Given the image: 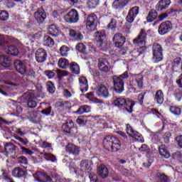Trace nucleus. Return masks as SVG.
I'll list each match as a JSON object with an SVG mask.
<instances>
[{
	"instance_id": "nucleus-46",
	"label": "nucleus",
	"mask_w": 182,
	"mask_h": 182,
	"mask_svg": "<svg viewBox=\"0 0 182 182\" xmlns=\"http://www.w3.org/2000/svg\"><path fill=\"white\" fill-rule=\"evenodd\" d=\"M46 88L47 92L50 93V95H53L55 92L56 91V87H55V84L52 81H48L46 82Z\"/></svg>"
},
{
	"instance_id": "nucleus-28",
	"label": "nucleus",
	"mask_w": 182,
	"mask_h": 182,
	"mask_svg": "<svg viewBox=\"0 0 182 182\" xmlns=\"http://www.w3.org/2000/svg\"><path fill=\"white\" fill-rule=\"evenodd\" d=\"M4 52H6L7 55H11V56H18L19 54V49L15 46H7L4 48Z\"/></svg>"
},
{
	"instance_id": "nucleus-2",
	"label": "nucleus",
	"mask_w": 182,
	"mask_h": 182,
	"mask_svg": "<svg viewBox=\"0 0 182 182\" xmlns=\"http://www.w3.org/2000/svg\"><path fill=\"white\" fill-rule=\"evenodd\" d=\"M112 105L119 110H125L128 113H133V107H134L136 102L127 101L124 97H117L113 100Z\"/></svg>"
},
{
	"instance_id": "nucleus-56",
	"label": "nucleus",
	"mask_w": 182,
	"mask_h": 182,
	"mask_svg": "<svg viewBox=\"0 0 182 182\" xmlns=\"http://www.w3.org/2000/svg\"><path fill=\"white\" fill-rule=\"evenodd\" d=\"M126 132L130 136V137L134 136L136 131H134L133 127L130 124H127Z\"/></svg>"
},
{
	"instance_id": "nucleus-59",
	"label": "nucleus",
	"mask_w": 182,
	"mask_h": 182,
	"mask_svg": "<svg viewBox=\"0 0 182 182\" xmlns=\"http://www.w3.org/2000/svg\"><path fill=\"white\" fill-rule=\"evenodd\" d=\"M17 161L21 166H26V164H28V158L24 156H21L17 159Z\"/></svg>"
},
{
	"instance_id": "nucleus-36",
	"label": "nucleus",
	"mask_w": 182,
	"mask_h": 182,
	"mask_svg": "<svg viewBox=\"0 0 182 182\" xmlns=\"http://www.w3.org/2000/svg\"><path fill=\"white\" fill-rule=\"evenodd\" d=\"M90 106L89 105H82L80 106L77 111L73 112V114H83V113H90Z\"/></svg>"
},
{
	"instance_id": "nucleus-7",
	"label": "nucleus",
	"mask_w": 182,
	"mask_h": 182,
	"mask_svg": "<svg viewBox=\"0 0 182 182\" xmlns=\"http://www.w3.org/2000/svg\"><path fill=\"white\" fill-rule=\"evenodd\" d=\"M112 83L114 85V90L116 93H122L124 90V81L120 79L119 76L114 75L112 77Z\"/></svg>"
},
{
	"instance_id": "nucleus-53",
	"label": "nucleus",
	"mask_w": 182,
	"mask_h": 182,
	"mask_svg": "<svg viewBox=\"0 0 182 182\" xmlns=\"http://www.w3.org/2000/svg\"><path fill=\"white\" fill-rule=\"evenodd\" d=\"M75 49L80 53H86V46L83 43H78L75 46Z\"/></svg>"
},
{
	"instance_id": "nucleus-49",
	"label": "nucleus",
	"mask_w": 182,
	"mask_h": 182,
	"mask_svg": "<svg viewBox=\"0 0 182 182\" xmlns=\"http://www.w3.org/2000/svg\"><path fill=\"white\" fill-rule=\"evenodd\" d=\"M9 19V12L6 10H0V21L5 22Z\"/></svg>"
},
{
	"instance_id": "nucleus-15",
	"label": "nucleus",
	"mask_w": 182,
	"mask_h": 182,
	"mask_svg": "<svg viewBox=\"0 0 182 182\" xmlns=\"http://www.w3.org/2000/svg\"><path fill=\"white\" fill-rule=\"evenodd\" d=\"M131 0H114L112 4V7L115 11H123L125 6L129 5Z\"/></svg>"
},
{
	"instance_id": "nucleus-19",
	"label": "nucleus",
	"mask_w": 182,
	"mask_h": 182,
	"mask_svg": "<svg viewBox=\"0 0 182 182\" xmlns=\"http://www.w3.org/2000/svg\"><path fill=\"white\" fill-rule=\"evenodd\" d=\"M35 180L38 182H50L52 178L46 172H36L35 175Z\"/></svg>"
},
{
	"instance_id": "nucleus-29",
	"label": "nucleus",
	"mask_w": 182,
	"mask_h": 182,
	"mask_svg": "<svg viewBox=\"0 0 182 182\" xmlns=\"http://www.w3.org/2000/svg\"><path fill=\"white\" fill-rule=\"evenodd\" d=\"M154 102H156L158 105H163L164 102V92H163V90H156L154 95Z\"/></svg>"
},
{
	"instance_id": "nucleus-61",
	"label": "nucleus",
	"mask_w": 182,
	"mask_h": 182,
	"mask_svg": "<svg viewBox=\"0 0 182 182\" xmlns=\"http://www.w3.org/2000/svg\"><path fill=\"white\" fill-rule=\"evenodd\" d=\"M90 166H89V161L87 160H82L80 163V168L83 171H86V170H89Z\"/></svg>"
},
{
	"instance_id": "nucleus-45",
	"label": "nucleus",
	"mask_w": 182,
	"mask_h": 182,
	"mask_svg": "<svg viewBox=\"0 0 182 182\" xmlns=\"http://www.w3.org/2000/svg\"><path fill=\"white\" fill-rule=\"evenodd\" d=\"M43 159L46 160V161H51L52 163L58 161V159H56V156L53 155V154L45 152L43 154Z\"/></svg>"
},
{
	"instance_id": "nucleus-64",
	"label": "nucleus",
	"mask_w": 182,
	"mask_h": 182,
	"mask_svg": "<svg viewBox=\"0 0 182 182\" xmlns=\"http://www.w3.org/2000/svg\"><path fill=\"white\" fill-rule=\"evenodd\" d=\"M109 29H116L117 28V21L114 18H112L110 23L108 24Z\"/></svg>"
},
{
	"instance_id": "nucleus-48",
	"label": "nucleus",
	"mask_w": 182,
	"mask_h": 182,
	"mask_svg": "<svg viewBox=\"0 0 182 182\" xmlns=\"http://www.w3.org/2000/svg\"><path fill=\"white\" fill-rule=\"evenodd\" d=\"M143 79L144 77L141 74H138L135 76V82L139 89H143Z\"/></svg>"
},
{
	"instance_id": "nucleus-32",
	"label": "nucleus",
	"mask_w": 182,
	"mask_h": 182,
	"mask_svg": "<svg viewBox=\"0 0 182 182\" xmlns=\"http://www.w3.org/2000/svg\"><path fill=\"white\" fill-rule=\"evenodd\" d=\"M57 107L63 112H66V110H70L72 106L70 105V102L62 101L57 103Z\"/></svg>"
},
{
	"instance_id": "nucleus-30",
	"label": "nucleus",
	"mask_w": 182,
	"mask_h": 182,
	"mask_svg": "<svg viewBox=\"0 0 182 182\" xmlns=\"http://www.w3.org/2000/svg\"><path fill=\"white\" fill-rule=\"evenodd\" d=\"M0 65L3 68H11V58L8 55H0Z\"/></svg>"
},
{
	"instance_id": "nucleus-13",
	"label": "nucleus",
	"mask_w": 182,
	"mask_h": 182,
	"mask_svg": "<svg viewBox=\"0 0 182 182\" xmlns=\"http://www.w3.org/2000/svg\"><path fill=\"white\" fill-rule=\"evenodd\" d=\"M48 58V52L43 48H38L36 51V60L38 63H43Z\"/></svg>"
},
{
	"instance_id": "nucleus-34",
	"label": "nucleus",
	"mask_w": 182,
	"mask_h": 182,
	"mask_svg": "<svg viewBox=\"0 0 182 182\" xmlns=\"http://www.w3.org/2000/svg\"><path fill=\"white\" fill-rule=\"evenodd\" d=\"M159 16V13L157 12V10L156 9H151L147 16H146V21L147 22H154L157 19V17Z\"/></svg>"
},
{
	"instance_id": "nucleus-3",
	"label": "nucleus",
	"mask_w": 182,
	"mask_h": 182,
	"mask_svg": "<svg viewBox=\"0 0 182 182\" xmlns=\"http://www.w3.org/2000/svg\"><path fill=\"white\" fill-rule=\"evenodd\" d=\"M38 97L44 99L45 95L37 96L35 95V91L29 90L23 94L21 96V100L22 102H25V103H26L29 109H35V107L38 106V103L36 102V99H38Z\"/></svg>"
},
{
	"instance_id": "nucleus-26",
	"label": "nucleus",
	"mask_w": 182,
	"mask_h": 182,
	"mask_svg": "<svg viewBox=\"0 0 182 182\" xmlns=\"http://www.w3.org/2000/svg\"><path fill=\"white\" fill-rule=\"evenodd\" d=\"M146 50H147V46H142L139 47V48L134 49L132 51L131 55H132V58H134V59H137V58H139V56H141V55L144 54L146 53Z\"/></svg>"
},
{
	"instance_id": "nucleus-38",
	"label": "nucleus",
	"mask_w": 182,
	"mask_h": 182,
	"mask_svg": "<svg viewBox=\"0 0 182 182\" xmlns=\"http://www.w3.org/2000/svg\"><path fill=\"white\" fill-rule=\"evenodd\" d=\"M48 35H50L51 36H54L55 38L59 36V28L55 24H51L48 27Z\"/></svg>"
},
{
	"instance_id": "nucleus-51",
	"label": "nucleus",
	"mask_w": 182,
	"mask_h": 182,
	"mask_svg": "<svg viewBox=\"0 0 182 182\" xmlns=\"http://www.w3.org/2000/svg\"><path fill=\"white\" fill-rule=\"evenodd\" d=\"M97 45L100 50H103L104 52H106V50H109V49H110V44L105 41H102L101 43H99Z\"/></svg>"
},
{
	"instance_id": "nucleus-11",
	"label": "nucleus",
	"mask_w": 182,
	"mask_h": 182,
	"mask_svg": "<svg viewBox=\"0 0 182 182\" xmlns=\"http://www.w3.org/2000/svg\"><path fill=\"white\" fill-rule=\"evenodd\" d=\"M147 39V33L146 29L141 28L136 38L133 40L134 45H146Z\"/></svg>"
},
{
	"instance_id": "nucleus-42",
	"label": "nucleus",
	"mask_w": 182,
	"mask_h": 182,
	"mask_svg": "<svg viewBox=\"0 0 182 182\" xmlns=\"http://www.w3.org/2000/svg\"><path fill=\"white\" fill-rule=\"evenodd\" d=\"M155 182H168V176L164 173L157 172L155 175Z\"/></svg>"
},
{
	"instance_id": "nucleus-27",
	"label": "nucleus",
	"mask_w": 182,
	"mask_h": 182,
	"mask_svg": "<svg viewBox=\"0 0 182 182\" xmlns=\"http://www.w3.org/2000/svg\"><path fill=\"white\" fill-rule=\"evenodd\" d=\"M107 63V60L104 58H100L98 59V69L101 72H104L105 73H107L109 70V66L106 65Z\"/></svg>"
},
{
	"instance_id": "nucleus-43",
	"label": "nucleus",
	"mask_w": 182,
	"mask_h": 182,
	"mask_svg": "<svg viewBox=\"0 0 182 182\" xmlns=\"http://www.w3.org/2000/svg\"><path fill=\"white\" fill-rule=\"evenodd\" d=\"M43 43L45 46L53 48L55 45V40H53V38H50L49 36H46L43 37Z\"/></svg>"
},
{
	"instance_id": "nucleus-21",
	"label": "nucleus",
	"mask_w": 182,
	"mask_h": 182,
	"mask_svg": "<svg viewBox=\"0 0 182 182\" xmlns=\"http://www.w3.org/2000/svg\"><path fill=\"white\" fill-rule=\"evenodd\" d=\"M69 36L70 38L75 39V41H79L83 39V34H82L80 30L77 28H70L69 30Z\"/></svg>"
},
{
	"instance_id": "nucleus-62",
	"label": "nucleus",
	"mask_w": 182,
	"mask_h": 182,
	"mask_svg": "<svg viewBox=\"0 0 182 182\" xmlns=\"http://www.w3.org/2000/svg\"><path fill=\"white\" fill-rule=\"evenodd\" d=\"M170 14H173V10L168 9L166 13L159 16V21H164V19H166V18H167V16H168Z\"/></svg>"
},
{
	"instance_id": "nucleus-58",
	"label": "nucleus",
	"mask_w": 182,
	"mask_h": 182,
	"mask_svg": "<svg viewBox=\"0 0 182 182\" xmlns=\"http://www.w3.org/2000/svg\"><path fill=\"white\" fill-rule=\"evenodd\" d=\"M69 47L67 46H62L60 48V53L61 56H68V53L69 52Z\"/></svg>"
},
{
	"instance_id": "nucleus-37",
	"label": "nucleus",
	"mask_w": 182,
	"mask_h": 182,
	"mask_svg": "<svg viewBox=\"0 0 182 182\" xmlns=\"http://www.w3.org/2000/svg\"><path fill=\"white\" fill-rule=\"evenodd\" d=\"M41 114L44 116L50 117H55V111L52 109V107L48 106L47 107L43 109L41 111Z\"/></svg>"
},
{
	"instance_id": "nucleus-9",
	"label": "nucleus",
	"mask_w": 182,
	"mask_h": 182,
	"mask_svg": "<svg viewBox=\"0 0 182 182\" xmlns=\"http://www.w3.org/2000/svg\"><path fill=\"white\" fill-rule=\"evenodd\" d=\"M152 53L154 59H156L158 62L163 60V47L159 43H154L152 47Z\"/></svg>"
},
{
	"instance_id": "nucleus-40",
	"label": "nucleus",
	"mask_w": 182,
	"mask_h": 182,
	"mask_svg": "<svg viewBox=\"0 0 182 182\" xmlns=\"http://www.w3.org/2000/svg\"><path fill=\"white\" fill-rule=\"evenodd\" d=\"M24 75H26L28 82H32V80H35L36 77V73L32 68L26 70V73Z\"/></svg>"
},
{
	"instance_id": "nucleus-4",
	"label": "nucleus",
	"mask_w": 182,
	"mask_h": 182,
	"mask_svg": "<svg viewBox=\"0 0 182 182\" xmlns=\"http://www.w3.org/2000/svg\"><path fill=\"white\" fill-rule=\"evenodd\" d=\"M97 16L96 14H89L86 19V29L88 31V32H93L96 31V26H97Z\"/></svg>"
},
{
	"instance_id": "nucleus-57",
	"label": "nucleus",
	"mask_w": 182,
	"mask_h": 182,
	"mask_svg": "<svg viewBox=\"0 0 182 182\" xmlns=\"http://www.w3.org/2000/svg\"><path fill=\"white\" fill-rule=\"evenodd\" d=\"M133 139H135L136 141H139V143H144V138L141 134H140L139 132H135L134 134V136H132Z\"/></svg>"
},
{
	"instance_id": "nucleus-63",
	"label": "nucleus",
	"mask_w": 182,
	"mask_h": 182,
	"mask_svg": "<svg viewBox=\"0 0 182 182\" xmlns=\"http://www.w3.org/2000/svg\"><path fill=\"white\" fill-rule=\"evenodd\" d=\"M44 74L47 76L48 79H53L56 76V73L52 70H47Z\"/></svg>"
},
{
	"instance_id": "nucleus-16",
	"label": "nucleus",
	"mask_w": 182,
	"mask_h": 182,
	"mask_svg": "<svg viewBox=\"0 0 182 182\" xmlns=\"http://www.w3.org/2000/svg\"><path fill=\"white\" fill-rule=\"evenodd\" d=\"M96 93L98 97H103L104 99H107V97L110 96L109 89H107V87L105 85H100L97 87Z\"/></svg>"
},
{
	"instance_id": "nucleus-33",
	"label": "nucleus",
	"mask_w": 182,
	"mask_h": 182,
	"mask_svg": "<svg viewBox=\"0 0 182 182\" xmlns=\"http://www.w3.org/2000/svg\"><path fill=\"white\" fill-rule=\"evenodd\" d=\"M95 36L97 43L99 44L106 39V31L105 30L97 31Z\"/></svg>"
},
{
	"instance_id": "nucleus-23",
	"label": "nucleus",
	"mask_w": 182,
	"mask_h": 182,
	"mask_svg": "<svg viewBox=\"0 0 182 182\" xmlns=\"http://www.w3.org/2000/svg\"><path fill=\"white\" fill-rule=\"evenodd\" d=\"M97 173L101 178H106L109 176V169L106 165L102 164L97 168Z\"/></svg>"
},
{
	"instance_id": "nucleus-50",
	"label": "nucleus",
	"mask_w": 182,
	"mask_h": 182,
	"mask_svg": "<svg viewBox=\"0 0 182 182\" xmlns=\"http://www.w3.org/2000/svg\"><path fill=\"white\" fill-rule=\"evenodd\" d=\"M144 96H146V92H142L138 95L136 97V102L138 105L144 106Z\"/></svg>"
},
{
	"instance_id": "nucleus-22",
	"label": "nucleus",
	"mask_w": 182,
	"mask_h": 182,
	"mask_svg": "<svg viewBox=\"0 0 182 182\" xmlns=\"http://www.w3.org/2000/svg\"><path fill=\"white\" fill-rule=\"evenodd\" d=\"M170 4H171V0H160L155 6L156 10L158 12H161V11L167 9L170 6Z\"/></svg>"
},
{
	"instance_id": "nucleus-18",
	"label": "nucleus",
	"mask_w": 182,
	"mask_h": 182,
	"mask_svg": "<svg viewBox=\"0 0 182 182\" xmlns=\"http://www.w3.org/2000/svg\"><path fill=\"white\" fill-rule=\"evenodd\" d=\"M30 121L35 124H38L42 122V115L40 111H33L28 113Z\"/></svg>"
},
{
	"instance_id": "nucleus-54",
	"label": "nucleus",
	"mask_w": 182,
	"mask_h": 182,
	"mask_svg": "<svg viewBox=\"0 0 182 182\" xmlns=\"http://www.w3.org/2000/svg\"><path fill=\"white\" fill-rule=\"evenodd\" d=\"M76 123L80 126V127H83V126L87 124V120L85 119V117L80 116L76 119Z\"/></svg>"
},
{
	"instance_id": "nucleus-10",
	"label": "nucleus",
	"mask_w": 182,
	"mask_h": 182,
	"mask_svg": "<svg viewBox=\"0 0 182 182\" xmlns=\"http://www.w3.org/2000/svg\"><path fill=\"white\" fill-rule=\"evenodd\" d=\"M34 18L37 23L41 25V23H43L45 22V19H46V11L43 8H38L34 12Z\"/></svg>"
},
{
	"instance_id": "nucleus-35",
	"label": "nucleus",
	"mask_w": 182,
	"mask_h": 182,
	"mask_svg": "<svg viewBox=\"0 0 182 182\" xmlns=\"http://www.w3.org/2000/svg\"><path fill=\"white\" fill-rule=\"evenodd\" d=\"M68 68H70L71 73H73L74 75H79L80 73V67H79V64L76 62L70 63Z\"/></svg>"
},
{
	"instance_id": "nucleus-52",
	"label": "nucleus",
	"mask_w": 182,
	"mask_h": 182,
	"mask_svg": "<svg viewBox=\"0 0 182 182\" xmlns=\"http://www.w3.org/2000/svg\"><path fill=\"white\" fill-rule=\"evenodd\" d=\"M16 144H18L21 150V153L22 154H28V156H32V154H33V151L28 149V148H25L24 146H23L22 145H21V144L16 143Z\"/></svg>"
},
{
	"instance_id": "nucleus-31",
	"label": "nucleus",
	"mask_w": 182,
	"mask_h": 182,
	"mask_svg": "<svg viewBox=\"0 0 182 182\" xmlns=\"http://www.w3.org/2000/svg\"><path fill=\"white\" fill-rule=\"evenodd\" d=\"M159 151L160 156H161V157H164V159H170V151H168V149H167V146H166V145L162 144L159 146Z\"/></svg>"
},
{
	"instance_id": "nucleus-14",
	"label": "nucleus",
	"mask_w": 182,
	"mask_h": 182,
	"mask_svg": "<svg viewBox=\"0 0 182 182\" xmlns=\"http://www.w3.org/2000/svg\"><path fill=\"white\" fill-rule=\"evenodd\" d=\"M65 153L69 155L75 156V157L80 154V148L73 144L69 143L65 146Z\"/></svg>"
},
{
	"instance_id": "nucleus-24",
	"label": "nucleus",
	"mask_w": 182,
	"mask_h": 182,
	"mask_svg": "<svg viewBox=\"0 0 182 182\" xmlns=\"http://www.w3.org/2000/svg\"><path fill=\"white\" fill-rule=\"evenodd\" d=\"M73 121L68 120L65 124L62 125V129L63 131L64 134L65 136H70V133H72V129H73Z\"/></svg>"
},
{
	"instance_id": "nucleus-44",
	"label": "nucleus",
	"mask_w": 182,
	"mask_h": 182,
	"mask_svg": "<svg viewBox=\"0 0 182 182\" xmlns=\"http://www.w3.org/2000/svg\"><path fill=\"white\" fill-rule=\"evenodd\" d=\"M100 5V0H87V6L89 9H96Z\"/></svg>"
},
{
	"instance_id": "nucleus-17",
	"label": "nucleus",
	"mask_w": 182,
	"mask_h": 182,
	"mask_svg": "<svg viewBox=\"0 0 182 182\" xmlns=\"http://www.w3.org/2000/svg\"><path fill=\"white\" fill-rule=\"evenodd\" d=\"M14 65L16 72H18L21 75H25L26 73V65L22 60H15Z\"/></svg>"
},
{
	"instance_id": "nucleus-60",
	"label": "nucleus",
	"mask_w": 182,
	"mask_h": 182,
	"mask_svg": "<svg viewBox=\"0 0 182 182\" xmlns=\"http://www.w3.org/2000/svg\"><path fill=\"white\" fill-rule=\"evenodd\" d=\"M139 150V151H144L145 153H146V154H150V153H151V150H150V147L146 144H143L140 146Z\"/></svg>"
},
{
	"instance_id": "nucleus-25",
	"label": "nucleus",
	"mask_w": 182,
	"mask_h": 182,
	"mask_svg": "<svg viewBox=\"0 0 182 182\" xmlns=\"http://www.w3.org/2000/svg\"><path fill=\"white\" fill-rule=\"evenodd\" d=\"M80 83V89L82 93H85V92H87L89 90V84L87 82V78L84 76H81L78 78Z\"/></svg>"
},
{
	"instance_id": "nucleus-5",
	"label": "nucleus",
	"mask_w": 182,
	"mask_h": 182,
	"mask_svg": "<svg viewBox=\"0 0 182 182\" xmlns=\"http://www.w3.org/2000/svg\"><path fill=\"white\" fill-rule=\"evenodd\" d=\"M63 18L67 23H77L80 19L79 12H77V10L73 9L63 16Z\"/></svg>"
},
{
	"instance_id": "nucleus-39",
	"label": "nucleus",
	"mask_w": 182,
	"mask_h": 182,
	"mask_svg": "<svg viewBox=\"0 0 182 182\" xmlns=\"http://www.w3.org/2000/svg\"><path fill=\"white\" fill-rule=\"evenodd\" d=\"M70 65L69 63V60L61 58L58 60V66L60 67V69H68Z\"/></svg>"
},
{
	"instance_id": "nucleus-47",
	"label": "nucleus",
	"mask_w": 182,
	"mask_h": 182,
	"mask_svg": "<svg viewBox=\"0 0 182 182\" xmlns=\"http://www.w3.org/2000/svg\"><path fill=\"white\" fill-rule=\"evenodd\" d=\"M169 111L174 116H180L181 114V108H180L176 105L171 106L169 107Z\"/></svg>"
},
{
	"instance_id": "nucleus-12",
	"label": "nucleus",
	"mask_w": 182,
	"mask_h": 182,
	"mask_svg": "<svg viewBox=\"0 0 182 182\" xmlns=\"http://www.w3.org/2000/svg\"><path fill=\"white\" fill-rule=\"evenodd\" d=\"M139 8L137 6H135L129 9L128 14L126 17L127 22H128L129 23H133V22H134V19H136L137 15H139Z\"/></svg>"
},
{
	"instance_id": "nucleus-1",
	"label": "nucleus",
	"mask_w": 182,
	"mask_h": 182,
	"mask_svg": "<svg viewBox=\"0 0 182 182\" xmlns=\"http://www.w3.org/2000/svg\"><path fill=\"white\" fill-rule=\"evenodd\" d=\"M103 146L106 150L109 151H119L122 147V142L117 137L108 135L103 139Z\"/></svg>"
},
{
	"instance_id": "nucleus-20",
	"label": "nucleus",
	"mask_w": 182,
	"mask_h": 182,
	"mask_svg": "<svg viewBox=\"0 0 182 182\" xmlns=\"http://www.w3.org/2000/svg\"><path fill=\"white\" fill-rule=\"evenodd\" d=\"M11 174L13 177H16V178H26L28 172L21 167H16L13 169Z\"/></svg>"
},
{
	"instance_id": "nucleus-55",
	"label": "nucleus",
	"mask_w": 182,
	"mask_h": 182,
	"mask_svg": "<svg viewBox=\"0 0 182 182\" xmlns=\"http://www.w3.org/2000/svg\"><path fill=\"white\" fill-rule=\"evenodd\" d=\"M57 75H58V79H59V80H62L63 77H65V76L69 75V73L68 71H65L63 70H57Z\"/></svg>"
},
{
	"instance_id": "nucleus-6",
	"label": "nucleus",
	"mask_w": 182,
	"mask_h": 182,
	"mask_svg": "<svg viewBox=\"0 0 182 182\" xmlns=\"http://www.w3.org/2000/svg\"><path fill=\"white\" fill-rule=\"evenodd\" d=\"M112 43L114 48L122 49L124 43H126V37H124L122 33H117L112 38Z\"/></svg>"
},
{
	"instance_id": "nucleus-8",
	"label": "nucleus",
	"mask_w": 182,
	"mask_h": 182,
	"mask_svg": "<svg viewBox=\"0 0 182 182\" xmlns=\"http://www.w3.org/2000/svg\"><path fill=\"white\" fill-rule=\"evenodd\" d=\"M171 29H173V24L171 23V21H166L159 25L158 28V33L163 36L164 35H167V33H168Z\"/></svg>"
},
{
	"instance_id": "nucleus-41",
	"label": "nucleus",
	"mask_w": 182,
	"mask_h": 182,
	"mask_svg": "<svg viewBox=\"0 0 182 182\" xmlns=\"http://www.w3.org/2000/svg\"><path fill=\"white\" fill-rule=\"evenodd\" d=\"M16 150V146L12 142L7 143L4 146V151L7 154H12V153H15Z\"/></svg>"
}]
</instances>
